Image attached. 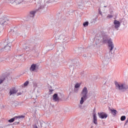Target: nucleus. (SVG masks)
<instances>
[{"label":"nucleus","mask_w":128,"mask_h":128,"mask_svg":"<svg viewBox=\"0 0 128 128\" xmlns=\"http://www.w3.org/2000/svg\"><path fill=\"white\" fill-rule=\"evenodd\" d=\"M114 84L116 89L118 90L124 92V90H128V85L126 84L120 83L115 81Z\"/></svg>","instance_id":"obj_1"},{"label":"nucleus","mask_w":128,"mask_h":128,"mask_svg":"<svg viewBox=\"0 0 128 128\" xmlns=\"http://www.w3.org/2000/svg\"><path fill=\"white\" fill-rule=\"evenodd\" d=\"M10 20L6 16H3L0 18V32L4 28V26H7Z\"/></svg>","instance_id":"obj_2"},{"label":"nucleus","mask_w":128,"mask_h":128,"mask_svg":"<svg viewBox=\"0 0 128 128\" xmlns=\"http://www.w3.org/2000/svg\"><path fill=\"white\" fill-rule=\"evenodd\" d=\"M8 42V38L3 40L2 42V44L4 46V48H2V52H8L10 50V44Z\"/></svg>","instance_id":"obj_3"},{"label":"nucleus","mask_w":128,"mask_h":128,"mask_svg":"<svg viewBox=\"0 0 128 128\" xmlns=\"http://www.w3.org/2000/svg\"><path fill=\"white\" fill-rule=\"evenodd\" d=\"M88 88L86 87H84L83 88L82 92V97L81 98L80 100V104H82L84 102V100H86L87 98V94H88Z\"/></svg>","instance_id":"obj_4"},{"label":"nucleus","mask_w":128,"mask_h":128,"mask_svg":"<svg viewBox=\"0 0 128 128\" xmlns=\"http://www.w3.org/2000/svg\"><path fill=\"white\" fill-rule=\"evenodd\" d=\"M25 50H28V52H34V54H36V52H38V49H36V46H26L24 48Z\"/></svg>","instance_id":"obj_5"},{"label":"nucleus","mask_w":128,"mask_h":128,"mask_svg":"<svg viewBox=\"0 0 128 128\" xmlns=\"http://www.w3.org/2000/svg\"><path fill=\"white\" fill-rule=\"evenodd\" d=\"M69 62L71 64H70V68H72V66H80V62L78 59H74L73 60H70Z\"/></svg>","instance_id":"obj_6"},{"label":"nucleus","mask_w":128,"mask_h":128,"mask_svg":"<svg viewBox=\"0 0 128 128\" xmlns=\"http://www.w3.org/2000/svg\"><path fill=\"white\" fill-rule=\"evenodd\" d=\"M108 48L110 50V52L114 50V43L112 42V39H109L108 42Z\"/></svg>","instance_id":"obj_7"},{"label":"nucleus","mask_w":128,"mask_h":128,"mask_svg":"<svg viewBox=\"0 0 128 128\" xmlns=\"http://www.w3.org/2000/svg\"><path fill=\"white\" fill-rule=\"evenodd\" d=\"M26 118V116L24 115H21L19 116H16L14 117L13 118L9 120H8V122H14L16 120H18V118Z\"/></svg>","instance_id":"obj_8"},{"label":"nucleus","mask_w":128,"mask_h":128,"mask_svg":"<svg viewBox=\"0 0 128 128\" xmlns=\"http://www.w3.org/2000/svg\"><path fill=\"white\" fill-rule=\"evenodd\" d=\"M98 116H99L100 118L104 119V118H108V114H106V113L104 112H98Z\"/></svg>","instance_id":"obj_9"},{"label":"nucleus","mask_w":128,"mask_h":128,"mask_svg":"<svg viewBox=\"0 0 128 128\" xmlns=\"http://www.w3.org/2000/svg\"><path fill=\"white\" fill-rule=\"evenodd\" d=\"M68 37H66L64 35L62 34L60 35L58 38V40H62L63 42H66L68 40Z\"/></svg>","instance_id":"obj_10"},{"label":"nucleus","mask_w":128,"mask_h":128,"mask_svg":"<svg viewBox=\"0 0 128 128\" xmlns=\"http://www.w3.org/2000/svg\"><path fill=\"white\" fill-rule=\"evenodd\" d=\"M16 92H18V90H16V88L15 87H13L12 88L10 89V96H12V94H16Z\"/></svg>","instance_id":"obj_11"},{"label":"nucleus","mask_w":128,"mask_h":128,"mask_svg":"<svg viewBox=\"0 0 128 128\" xmlns=\"http://www.w3.org/2000/svg\"><path fill=\"white\" fill-rule=\"evenodd\" d=\"M114 28H116V30H117L120 26V21H118L117 20H115L114 22Z\"/></svg>","instance_id":"obj_12"},{"label":"nucleus","mask_w":128,"mask_h":128,"mask_svg":"<svg viewBox=\"0 0 128 128\" xmlns=\"http://www.w3.org/2000/svg\"><path fill=\"white\" fill-rule=\"evenodd\" d=\"M108 36L104 35L102 37V42L103 44H108Z\"/></svg>","instance_id":"obj_13"},{"label":"nucleus","mask_w":128,"mask_h":128,"mask_svg":"<svg viewBox=\"0 0 128 128\" xmlns=\"http://www.w3.org/2000/svg\"><path fill=\"white\" fill-rule=\"evenodd\" d=\"M93 122L94 124H98V118L96 114H93Z\"/></svg>","instance_id":"obj_14"},{"label":"nucleus","mask_w":128,"mask_h":128,"mask_svg":"<svg viewBox=\"0 0 128 128\" xmlns=\"http://www.w3.org/2000/svg\"><path fill=\"white\" fill-rule=\"evenodd\" d=\"M53 100L54 102H58L60 100V98H58V96L56 94H54L53 95Z\"/></svg>","instance_id":"obj_15"},{"label":"nucleus","mask_w":128,"mask_h":128,"mask_svg":"<svg viewBox=\"0 0 128 128\" xmlns=\"http://www.w3.org/2000/svg\"><path fill=\"white\" fill-rule=\"evenodd\" d=\"M36 68V64H32L30 68V70H31V72H34Z\"/></svg>","instance_id":"obj_16"},{"label":"nucleus","mask_w":128,"mask_h":128,"mask_svg":"<svg viewBox=\"0 0 128 128\" xmlns=\"http://www.w3.org/2000/svg\"><path fill=\"white\" fill-rule=\"evenodd\" d=\"M36 11H31L30 12V18H34V16H36Z\"/></svg>","instance_id":"obj_17"},{"label":"nucleus","mask_w":128,"mask_h":128,"mask_svg":"<svg viewBox=\"0 0 128 128\" xmlns=\"http://www.w3.org/2000/svg\"><path fill=\"white\" fill-rule=\"evenodd\" d=\"M114 14H112V12H110V14H108V16H106V18L108 20H110V18H114Z\"/></svg>","instance_id":"obj_18"},{"label":"nucleus","mask_w":128,"mask_h":128,"mask_svg":"<svg viewBox=\"0 0 128 128\" xmlns=\"http://www.w3.org/2000/svg\"><path fill=\"white\" fill-rule=\"evenodd\" d=\"M22 0H16L13 2L14 4H22Z\"/></svg>","instance_id":"obj_19"},{"label":"nucleus","mask_w":128,"mask_h":128,"mask_svg":"<svg viewBox=\"0 0 128 128\" xmlns=\"http://www.w3.org/2000/svg\"><path fill=\"white\" fill-rule=\"evenodd\" d=\"M110 110L111 111V112L113 114V116H116V113L118 112V111L114 109H110Z\"/></svg>","instance_id":"obj_20"},{"label":"nucleus","mask_w":128,"mask_h":128,"mask_svg":"<svg viewBox=\"0 0 128 128\" xmlns=\"http://www.w3.org/2000/svg\"><path fill=\"white\" fill-rule=\"evenodd\" d=\"M14 58L17 60H20L22 58V55H15Z\"/></svg>","instance_id":"obj_21"},{"label":"nucleus","mask_w":128,"mask_h":128,"mask_svg":"<svg viewBox=\"0 0 128 128\" xmlns=\"http://www.w3.org/2000/svg\"><path fill=\"white\" fill-rule=\"evenodd\" d=\"M88 26V22L86 21L83 23V26H84V28H86Z\"/></svg>","instance_id":"obj_22"},{"label":"nucleus","mask_w":128,"mask_h":128,"mask_svg":"<svg viewBox=\"0 0 128 128\" xmlns=\"http://www.w3.org/2000/svg\"><path fill=\"white\" fill-rule=\"evenodd\" d=\"M62 48H64L63 46H60V48H57L58 52H62Z\"/></svg>","instance_id":"obj_23"},{"label":"nucleus","mask_w":128,"mask_h":128,"mask_svg":"<svg viewBox=\"0 0 128 128\" xmlns=\"http://www.w3.org/2000/svg\"><path fill=\"white\" fill-rule=\"evenodd\" d=\"M80 86V84L76 83L74 86L75 88H78Z\"/></svg>","instance_id":"obj_24"},{"label":"nucleus","mask_w":128,"mask_h":128,"mask_svg":"<svg viewBox=\"0 0 128 128\" xmlns=\"http://www.w3.org/2000/svg\"><path fill=\"white\" fill-rule=\"evenodd\" d=\"M4 80H6L5 78H0V84H2L4 82Z\"/></svg>","instance_id":"obj_25"},{"label":"nucleus","mask_w":128,"mask_h":128,"mask_svg":"<svg viewBox=\"0 0 128 128\" xmlns=\"http://www.w3.org/2000/svg\"><path fill=\"white\" fill-rule=\"evenodd\" d=\"M120 120L122 122H124V120H126V116H122L120 118Z\"/></svg>","instance_id":"obj_26"},{"label":"nucleus","mask_w":128,"mask_h":128,"mask_svg":"<svg viewBox=\"0 0 128 128\" xmlns=\"http://www.w3.org/2000/svg\"><path fill=\"white\" fill-rule=\"evenodd\" d=\"M104 58H105V61L108 60H110V56H108L107 55H106Z\"/></svg>","instance_id":"obj_27"},{"label":"nucleus","mask_w":128,"mask_h":128,"mask_svg":"<svg viewBox=\"0 0 128 128\" xmlns=\"http://www.w3.org/2000/svg\"><path fill=\"white\" fill-rule=\"evenodd\" d=\"M28 81H26V82L24 83V86H28Z\"/></svg>","instance_id":"obj_28"},{"label":"nucleus","mask_w":128,"mask_h":128,"mask_svg":"<svg viewBox=\"0 0 128 128\" xmlns=\"http://www.w3.org/2000/svg\"><path fill=\"white\" fill-rule=\"evenodd\" d=\"M70 3H66V5H65V6L66 7V8H68H68H69V6H70Z\"/></svg>","instance_id":"obj_29"},{"label":"nucleus","mask_w":128,"mask_h":128,"mask_svg":"<svg viewBox=\"0 0 128 128\" xmlns=\"http://www.w3.org/2000/svg\"><path fill=\"white\" fill-rule=\"evenodd\" d=\"M128 119L126 120V122H125L124 126H126V124H128Z\"/></svg>","instance_id":"obj_30"},{"label":"nucleus","mask_w":128,"mask_h":128,"mask_svg":"<svg viewBox=\"0 0 128 128\" xmlns=\"http://www.w3.org/2000/svg\"><path fill=\"white\" fill-rule=\"evenodd\" d=\"M20 34H21V33L20 32H18L16 33L17 36H20Z\"/></svg>","instance_id":"obj_31"},{"label":"nucleus","mask_w":128,"mask_h":128,"mask_svg":"<svg viewBox=\"0 0 128 128\" xmlns=\"http://www.w3.org/2000/svg\"><path fill=\"white\" fill-rule=\"evenodd\" d=\"M14 124H20V122H14Z\"/></svg>","instance_id":"obj_32"},{"label":"nucleus","mask_w":128,"mask_h":128,"mask_svg":"<svg viewBox=\"0 0 128 128\" xmlns=\"http://www.w3.org/2000/svg\"><path fill=\"white\" fill-rule=\"evenodd\" d=\"M20 94H22V92L17 93V96H20Z\"/></svg>","instance_id":"obj_33"},{"label":"nucleus","mask_w":128,"mask_h":128,"mask_svg":"<svg viewBox=\"0 0 128 128\" xmlns=\"http://www.w3.org/2000/svg\"><path fill=\"white\" fill-rule=\"evenodd\" d=\"M54 92V90H50V92L52 94V92Z\"/></svg>","instance_id":"obj_34"},{"label":"nucleus","mask_w":128,"mask_h":128,"mask_svg":"<svg viewBox=\"0 0 128 128\" xmlns=\"http://www.w3.org/2000/svg\"><path fill=\"white\" fill-rule=\"evenodd\" d=\"M33 128H38V126H36V125L34 126Z\"/></svg>","instance_id":"obj_35"},{"label":"nucleus","mask_w":128,"mask_h":128,"mask_svg":"<svg viewBox=\"0 0 128 128\" xmlns=\"http://www.w3.org/2000/svg\"><path fill=\"white\" fill-rule=\"evenodd\" d=\"M2 60H4V58H3L2 60H0V62H2Z\"/></svg>","instance_id":"obj_36"},{"label":"nucleus","mask_w":128,"mask_h":128,"mask_svg":"<svg viewBox=\"0 0 128 128\" xmlns=\"http://www.w3.org/2000/svg\"><path fill=\"white\" fill-rule=\"evenodd\" d=\"M2 52V49H0V52Z\"/></svg>","instance_id":"obj_37"},{"label":"nucleus","mask_w":128,"mask_h":128,"mask_svg":"<svg viewBox=\"0 0 128 128\" xmlns=\"http://www.w3.org/2000/svg\"><path fill=\"white\" fill-rule=\"evenodd\" d=\"M106 84V82L105 81V82L104 83V84Z\"/></svg>","instance_id":"obj_38"},{"label":"nucleus","mask_w":128,"mask_h":128,"mask_svg":"<svg viewBox=\"0 0 128 128\" xmlns=\"http://www.w3.org/2000/svg\"><path fill=\"white\" fill-rule=\"evenodd\" d=\"M79 50H84L82 48H80Z\"/></svg>","instance_id":"obj_39"},{"label":"nucleus","mask_w":128,"mask_h":128,"mask_svg":"<svg viewBox=\"0 0 128 128\" xmlns=\"http://www.w3.org/2000/svg\"><path fill=\"white\" fill-rule=\"evenodd\" d=\"M74 92H76V89H74Z\"/></svg>","instance_id":"obj_40"},{"label":"nucleus","mask_w":128,"mask_h":128,"mask_svg":"<svg viewBox=\"0 0 128 128\" xmlns=\"http://www.w3.org/2000/svg\"><path fill=\"white\" fill-rule=\"evenodd\" d=\"M104 8H106V6H104Z\"/></svg>","instance_id":"obj_41"},{"label":"nucleus","mask_w":128,"mask_h":128,"mask_svg":"<svg viewBox=\"0 0 128 128\" xmlns=\"http://www.w3.org/2000/svg\"><path fill=\"white\" fill-rule=\"evenodd\" d=\"M100 14H102V12H100Z\"/></svg>","instance_id":"obj_42"},{"label":"nucleus","mask_w":128,"mask_h":128,"mask_svg":"<svg viewBox=\"0 0 128 128\" xmlns=\"http://www.w3.org/2000/svg\"><path fill=\"white\" fill-rule=\"evenodd\" d=\"M5 2H8V1H6Z\"/></svg>","instance_id":"obj_43"}]
</instances>
